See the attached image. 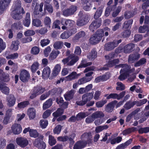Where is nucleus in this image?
Instances as JSON below:
<instances>
[{
	"label": "nucleus",
	"mask_w": 149,
	"mask_h": 149,
	"mask_svg": "<svg viewBox=\"0 0 149 149\" xmlns=\"http://www.w3.org/2000/svg\"><path fill=\"white\" fill-rule=\"evenodd\" d=\"M11 11V16L14 19H19L22 18V15L24 12L21 7L20 0H16L14 2Z\"/></svg>",
	"instance_id": "nucleus-1"
},
{
	"label": "nucleus",
	"mask_w": 149,
	"mask_h": 149,
	"mask_svg": "<svg viewBox=\"0 0 149 149\" xmlns=\"http://www.w3.org/2000/svg\"><path fill=\"white\" fill-rule=\"evenodd\" d=\"M110 29L106 27L104 29H99L96 33L93 35L90 39V42L92 44L95 45L99 43L101 40L102 37L104 36H107L109 35V32Z\"/></svg>",
	"instance_id": "nucleus-2"
},
{
	"label": "nucleus",
	"mask_w": 149,
	"mask_h": 149,
	"mask_svg": "<svg viewBox=\"0 0 149 149\" xmlns=\"http://www.w3.org/2000/svg\"><path fill=\"white\" fill-rule=\"evenodd\" d=\"M116 67L118 68H122L120 71L121 74L118 79L121 81L125 79L129 74V72L130 69V67L126 64H121L116 66Z\"/></svg>",
	"instance_id": "nucleus-3"
},
{
	"label": "nucleus",
	"mask_w": 149,
	"mask_h": 149,
	"mask_svg": "<svg viewBox=\"0 0 149 149\" xmlns=\"http://www.w3.org/2000/svg\"><path fill=\"white\" fill-rule=\"evenodd\" d=\"M79 59L78 56L72 54L70 55L68 58L63 59L62 61L64 65L72 66L77 62Z\"/></svg>",
	"instance_id": "nucleus-4"
},
{
	"label": "nucleus",
	"mask_w": 149,
	"mask_h": 149,
	"mask_svg": "<svg viewBox=\"0 0 149 149\" xmlns=\"http://www.w3.org/2000/svg\"><path fill=\"white\" fill-rule=\"evenodd\" d=\"M78 15L79 18L77 22V25L80 26H82L88 22V15L84 14L82 11L79 12Z\"/></svg>",
	"instance_id": "nucleus-5"
},
{
	"label": "nucleus",
	"mask_w": 149,
	"mask_h": 149,
	"mask_svg": "<svg viewBox=\"0 0 149 149\" xmlns=\"http://www.w3.org/2000/svg\"><path fill=\"white\" fill-rule=\"evenodd\" d=\"M16 142L18 145L22 148L25 147L29 144L28 140L26 138L22 137L17 138Z\"/></svg>",
	"instance_id": "nucleus-6"
},
{
	"label": "nucleus",
	"mask_w": 149,
	"mask_h": 149,
	"mask_svg": "<svg viewBox=\"0 0 149 149\" xmlns=\"http://www.w3.org/2000/svg\"><path fill=\"white\" fill-rule=\"evenodd\" d=\"M43 6V3L42 2L41 3L40 5L36 2H33L32 6L34 8L33 14L36 15L40 14V13L42 11Z\"/></svg>",
	"instance_id": "nucleus-7"
},
{
	"label": "nucleus",
	"mask_w": 149,
	"mask_h": 149,
	"mask_svg": "<svg viewBox=\"0 0 149 149\" xmlns=\"http://www.w3.org/2000/svg\"><path fill=\"white\" fill-rule=\"evenodd\" d=\"M121 42V40H114L112 42H110L104 45L105 49L107 50H110L116 47L118 44Z\"/></svg>",
	"instance_id": "nucleus-8"
},
{
	"label": "nucleus",
	"mask_w": 149,
	"mask_h": 149,
	"mask_svg": "<svg viewBox=\"0 0 149 149\" xmlns=\"http://www.w3.org/2000/svg\"><path fill=\"white\" fill-rule=\"evenodd\" d=\"M11 130L13 133L15 135L20 134L22 131V127L19 124L15 123L13 124L11 127Z\"/></svg>",
	"instance_id": "nucleus-9"
},
{
	"label": "nucleus",
	"mask_w": 149,
	"mask_h": 149,
	"mask_svg": "<svg viewBox=\"0 0 149 149\" xmlns=\"http://www.w3.org/2000/svg\"><path fill=\"white\" fill-rule=\"evenodd\" d=\"M33 145L39 149H45L46 147L45 143L40 138H37L35 139L33 143Z\"/></svg>",
	"instance_id": "nucleus-10"
},
{
	"label": "nucleus",
	"mask_w": 149,
	"mask_h": 149,
	"mask_svg": "<svg viewBox=\"0 0 149 149\" xmlns=\"http://www.w3.org/2000/svg\"><path fill=\"white\" fill-rule=\"evenodd\" d=\"M29 74L27 70H23L21 71L20 76V79L21 81L26 82L29 79Z\"/></svg>",
	"instance_id": "nucleus-11"
},
{
	"label": "nucleus",
	"mask_w": 149,
	"mask_h": 149,
	"mask_svg": "<svg viewBox=\"0 0 149 149\" xmlns=\"http://www.w3.org/2000/svg\"><path fill=\"white\" fill-rule=\"evenodd\" d=\"M101 21L98 20L93 22L89 26V29L92 32L99 28L101 25Z\"/></svg>",
	"instance_id": "nucleus-12"
},
{
	"label": "nucleus",
	"mask_w": 149,
	"mask_h": 149,
	"mask_svg": "<svg viewBox=\"0 0 149 149\" xmlns=\"http://www.w3.org/2000/svg\"><path fill=\"white\" fill-rule=\"evenodd\" d=\"M81 75L80 74H77L75 72H73L70 74L65 77L66 81H71L78 78Z\"/></svg>",
	"instance_id": "nucleus-13"
},
{
	"label": "nucleus",
	"mask_w": 149,
	"mask_h": 149,
	"mask_svg": "<svg viewBox=\"0 0 149 149\" xmlns=\"http://www.w3.org/2000/svg\"><path fill=\"white\" fill-rule=\"evenodd\" d=\"M11 0H1L0 2V9L1 11L5 10L10 3Z\"/></svg>",
	"instance_id": "nucleus-14"
},
{
	"label": "nucleus",
	"mask_w": 149,
	"mask_h": 149,
	"mask_svg": "<svg viewBox=\"0 0 149 149\" xmlns=\"http://www.w3.org/2000/svg\"><path fill=\"white\" fill-rule=\"evenodd\" d=\"M117 103V101L116 100H115L109 103L107 105L105 108V111L109 112H112L115 106Z\"/></svg>",
	"instance_id": "nucleus-15"
},
{
	"label": "nucleus",
	"mask_w": 149,
	"mask_h": 149,
	"mask_svg": "<svg viewBox=\"0 0 149 149\" xmlns=\"http://www.w3.org/2000/svg\"><path fill=\"white\" fill-rule=\"evenodd\" d=\"M27 114L30 119H33L36 117V110L33 108H29L27 111Z\"/></svg>",
	"instance_id": "nucleus-16"
},
{
	"label": "nucleus",
	"mask_w": 149,
	"mask_h": 149,
	"mask_svg": "<svg viewBox=\"0 0 149 149\" xmlns=\"http://www.w3.org/2000/svg\"><path fill=\"white\" fill-rule=\"evenodd\" d=\"M87 143L85 141H78L74 145L73 149H81L85 147Z\"/></svg>",
	"instance_id": "nucleus-17"
},
{
	"label": "nucleus",
	"mask_w": 149,
	"mask_h": 149,
	"mask_svg": "<svg viewBox=\"0 0 149 149\" xmlns=\"http://www.w3.org/2000/svg\"><path fill=\"white\" fill-rule=\"evenodd\" d=\"M61 22L63 25H65L67 27H70L72 26L74 24V22L70 19H62L61 20Z\"/></svg>",
	"instance_id": "nucleus-18"
},
{
	"label": "nucleus",
	"mask_w": 149,
	"mask_h": 149,
	"mask_svg": "<svg viewBox=\"0 0 149 149\" xmlns=\"http://www.w3.org/2000/svg\"><path fill=\"white\" fill-rule=\"evenodd\" d=\"M75 92L74 90H72L70 91L66 92L64 95L65 99L66 100H70L73 97Z\"/></svg>",
	"instance_id": "nucleus-19"
},
{
	"label": "nucleus",
	"mask_w": 149,
	"mask_h": 149,
	"mask_svg": "<svg viewBox=\"0 0 149 149\" xmlns=\"http://www.w3.org/2000/svg\"><path fill=\"white\" fill-rule=\"evenodd\" d=\"M7 100V105L9 107L13 106L15 103L16 99L13 95L8 97Z\"/></svg>",
	"instance_id": "nucleus-20"
},
{
	"label": "nucleus",
	"mask_w": 149,
	"mask_h": 149,
	"mask_svg": "<svg viewBox=\"0 0 149 149\" xmlns=\"http://www.w3.org/2000/svg\"><path fill=\"white\" fill-rule=\"evenodd\" d=\"M51 72L50 69L48 67H47L43 69L42 72V77L44 78L48 77Z\"/></svg>",
	"instance_id": "nucleus-21"
},
{
	"label": "nucleus",
	"mask_w": 149,
	"mask_h": 149,
	"mask_svg": "<svg viewBox=\"0 0 149 149\" xmlns=\"http://www.w3.org/2000/svg\"><path fill=\"white\" fill-rule=\"evenodd\" d=\"M135 45L133 43H130L125 46L124 47V52L125 53H130L134 47Z\"/></svg>",
	"instance_id": "nucleus-22"
},
{
	"label": "nucleus",
	"mask_w": 149,
	"mask_h": 149,
	"mask_svg": "<svg viewBox=\"0 0 149 149\" xmlns=\"http://www.w3.org/2000/svg\"><path fill=\"white\" fill-rule=\"evenodd\" d=\"M22 27V26L21 22L19 21L15 22L11 26L12 29L14 30L20 29Z\"/></svg>",
	"instance_id": "nucleus-23"
},
{
	"label": "nucleus",
	"mask_w": 149,
	"mask_h": 149,
	"mask_svg": "<svg viewBox=\"0 0 149 149\" xmlns=\"http://www.w3.org/2000/svg\"><path fill=\"white\" fill-rule=\"evenodd\" d=\"M73 32H71V33L68 32V31L67 32H63L61 34V38L63 39L68 38L72 34L76 33V30L74 29Z\"/></svg>",
	"instance_id": "nucleus-24"
},
{
	"label": "nucleus",
	"mask_w": 149,
	"mask_h": 149,
	"mask_svg": "<svg viewBox=\"0 0 149 149\" xmlns=\"http://www.w3.org/2000/svg\"><path fill=\"white\" fill-rule=\"evenodd\" d=\"M60 52L58 50L52 51L49 56V59L50 60H53L56 59Z\"/></svg>",
	"instance_id": "nucleus-25"
},
{
	"label": "nucleus",
	"mask_w": 149,
	"mask_h": 149,
	"mask_svg": "<svg viewBox=\"0 0 149 149\" xmlns=\"http://www.w3.org/2000/svg\"><path fill=\"white\" fill-rule=\"evenodd\" d=\"M31 23L30 15L28 13L26 15V17L25 20L23 21V23L24 26L29 27Z\"/></svg>",
	"instance_id": "nucleus-26"
},
{
	"label": "nucleus",
	"mask_w": 149,
	"mask_h": 149,
	"mask_svg": "<svg viewBox=\"0 0 149 149\" xmlns=\"http://www.w3.org/2000/svg\"><path fill=\"white\" fill-rule=\"evenodd\" d=\"M52 104V100L51 99L47 100L43 104L42 108L43 110H45L51 106Z\"/></svg>",
	"instance_id": "nucleus-27"
},
{
	"label": "nucleus",
	"mask_w": 149,
	"mask_h": 149,
	"mask_svg": "<svg viewBox=\"0 0 149 149\" xmlns=\"http://www.w3.org/2000/svg\"><path fill=\"white\" fill-rule=\"evenodd\" d=\"M61 69V65L59 64H57L54 68L53 75L54 76L57 75L59 73Z\"/></svg>",
	"instance_id": "nucleus-28"
},
{
	"label": "nucleus",
	"mask_w": 149,
	"mask_h": 149,
	"mask_svg": "<svg viewBox=\"0 0 149 149\" xmlns=\"http://www.w3.org/2000/svg\"><path fill=\"white\" fill-rule=\"evenodd\" d=\"M104 116V114L102 111H97L92 114V116L95 119L97 118L103 117Z\"/></svg>",
	"instance_id": "nucleus-29"
},
{
	"label": "nucleus",
	"mask_w": 149,
	"mask_h": 149,
	"mask_svg": "<svg viewBox=\"0 0 149 149\" xmlns=\"http://www.w3.org/2000/svg\"><path fill=\"white\" fill-rule=\"evenodd\" d=\"M136 101H129L125 104L124 107L125 109H129L132 107L135 104H136Z\"/></svg>",
	"instance_id": "nucleus-30"
},
{
	"label": "nucleus",
	"mask_w": 149,
	"mask_h": 149,
	"mask_svg": "<svg viewBox=\"0 0 149 149\" xmlns=\"http://www.w3.org/2000/svg\"><path fill=\"white\" fill-rule=\"evenodd\" d=\"M40 65V63L37 61L33 62L31 67V71L33 72H35L38 69Z\"/></svg>",
	"instance_id": "nucleus-31"
},
{
	"label": "nucleus",
	"mask_w": 149,
	"mask_h": 149,
	"mask_svg": "<svg viewBox=\"0 0 149 149\" xmlns=\"http://www.w3.org/2000/svg\"><path fill=\"white\" fill-rule=\"evenodd\" d=\"M140 57V55L138 54L130 55L129 57L128 61L130 63H132V61L138 59Z\"/></svg>",
	"instance_id": "nucleus-32"
},
{
	"label": "nucleus",
	"mask_w": 149,
	"mask_h": 149,
	"mask_svg": "<svg viewBox=\"0 0 149 149\" xmlns=\"http://www.w3.org/2000/svg\"><path fill=\"white\" fill-rule=\"evenodd\" d=\"M83 2V8L86 11H88L91 9L90 3L88 2V0H81Z\"/></svg>",
	"instance_id": "nucleus-33"
},
{
	"label": "nucleus",
	"mask_w": 149,
	"mask_h": 149,
	"mask_svg": "<svg viewBox=\"0 0 149 149\" xmlns=\"http://www.w3.org/2000/svg\"><path fill=\"white\" fill-rule=\"evenodd\" d=\"M45 91V89L44 88L38 86L34 88V92L37 95H38L43 93Z\"/></svg>",
	"instance_id": "nucleus-34"
},
{
	"label": "nucleus",
	"mask_w": 149,
	"mask_h": 149,
	"mask_svg": "<svg viewBox=\"0 0 149 149\" xmlns=\"http://www.w3.org/2000/svg\"><path fill=\"white\" fill-rule=\"evenodd\" d=\"M19 43L18 41H14L12 42L11 45V49L14 51L17 50L19 48Z\"/></svg>",
	"instance_id": "nucleus-35"
},
{
	"label": "nucleus",
	"mask_w": 149,
	"mask_h": 149,
	"mask_svg": "<svg viewBox=\"0 0 149 149\" xmlns=\"http://www.w3.org/2000/svg\"><path fill=\"white\" fill-rule=\"evenodd\" d=\"M82 97L84 98V100H85L86 102L91 100L93 97V93H90L83 95Z\"/></svg>",
	"instance_id": "nucleus-36"
},
{
	"label": "nucleus",
	"mask_w": 149,
	"mask_h": 149,
	"mask_svg": "<svg viewBox=\"0 0 149 149\" xmlns=\"http://www.w3.org/2000/svg\"><path fill=\"white\" fill-rule=\"evenodd\" d=\"M0 90L3 93L6 95L8 94L9 93V89L8 88L3 85H0Z\"/></svg>",
	"instance_id": "nucleus-37"
},
{
	"label": "nucleus",
	"mask_w": 149,
	"mask_h": 149,
	"mask_svg": "<svg viewBox=\"0 0 149 149\" xmlns=\"http://www.w3.org/2000/svg\"><path fill=\"white\" fill-rule=\"evenodd\" d=\"M97 54V53L95 51L92 50L88 55V58L91 60H93L96 57Z\"/></svg>",
	"instance_id": "nucleus-38"
},
{
	"label": "nucleus",
	"mask_w": 149,
	"mask_h": 149,
	"mask_svg": "<svg viewBox=\"0 0 149 149\" xmlns=\"http://www.w3.org/2000/svg\"><path fill=\"white\" fill-rule=\"evenodd\" d=\"M108 128L109 126L107 125L98 126L96 127L95 131L96 133H98L104 130L107 129Z\"/></svg>",
	"instance_id": "nucleus-39"
},
{
	"label": "nucleus",
	"mask_w": 149,
	"mask_h": 149,
	"mask_svg": "<svg viewBox=\"0 0 149 149\" xmlns=\"http://www.w3.org/2000/svg\"><path fill=\"white\" fill-rule=\"evenodd\" d=\"M90 114L87 112L85 113L82 112L78 113L77 115L76 118L77 120H80L81 119L84 118L86 116L89 115Z\"/></svg>",
	"instance_id": "nucleus-40"
},
{
	"label": "nucleus",
	"mask_w": 149,
	"mask_h": 149,
	"mask_svg": "<svg viewBox=\"0 0 149 149\" xmlns=\"http://www.w3.org/2000/svg\"><path fill=\"white\" fill-rule=\"evenodd\" d=\"M9 76L8 74H6L3 72L1 75H0V80L5 82H7L9 80Z\"/></svg>",
	"instance_id": "nucleus-41"
},
{
	"label": "nucleus",
	"mask_w": 149,
	"mask_h": 149,
	"mask_svg": "<svg viewBox=\"0 0 149 149\" xmlns=\"http://www.w3.org/2000/svg\"><path fill=\"white\" fill-rule=\"evenodd\" d=\"M148 27L147 26H141L139 28V31L141 33H144L146 31L148 30V32L145 36V37H146L148 36V34L149 32V29L148 30Z\"/></svg>",
	"instance_id": "nucleus-42"
},
{
	"label": "nucleus",
	"mask_w": 149,
	"mask_h": 149,
	"mask_svg": "<svg viewBox=\"0 0 149 149\" xmlns=\"http://www.w3.org/2000/svg\"><path fill=\"white\" fill-rule=\"evenodd\" d=\"M48 143L51 146L54 145L56 143V141L54 136L51 135L49 136Z\"/></svg>",
	"instance_id": "nucleus-43"
},
{
	"label": "nucleus",
	"mask_w": 149,
	"mask_h": 149,
	"mask_svg": "<svg viewBox=\"0 0 149 149\" xmlns=\"http://www.w3.org/2000/svg\"><path fill=\"white\" fill-rule=\"evenodd\" d=\"M63 45V42L61 41H56L54 42L53 45L54 48L56 49H61Z\"/></svg>",
	"instance_id": "nucleus-44"
},
{
	"label": "nucleus",
	"mask_w": 149,
	"mask_h": 149,
	"mask_svg": "<svg viewBox=\"0 0 149 149\" xmlns=\"http://www.w3.org/2000/svg\"><path fill=\"white\" fill-rule=\"evenodd\" d=\"M92 64L91 62L86 63V60H83L79 65L78 66V68H81L86 67Z\"/></svg>",
	"instance_id": "nucleus-45"
},
{
	"label": "nucleus",
	"mask_w": 149,
	"mask_h": 149,
	"mask_svg": "<svg viewBox=\"0 0 149 149\" xmlns=\"http://www.w3.org/2000/svg\"><path fill=\"white\" fill-rule=\"evenodd\" d=\"M29 104L28 102L25 101L19 103L17 105V107L19 109L26 107Z\"/></svg>",
	"instance_id": "nucleus-46"
},
{
	"label": "nucleus",
	"mask_w": 149,
	"mask_h": 149,
	"mask_svg": "<svg viewBox=\"0 0 149 149\" xmlns=\"http://www.w3.org/2000/svg\"><path fill=\"white\" fill-rule=\"evenodd\" d=\"M40 126L42 128H45L48 124V121L45 120H41L39 122Z\"/></svg>",
	"instance_id": "nucleus-47"
},
{
	"label": "nucleus",
	"mask_w": 149,
	"mask_h": 149,
	"mask_svg": "<svg viewBox=\"0 0 149 149\" xmlns=\"http://www.w3.org/2000/svg\"><path fill=\"white\" fill-rule=\"evenodd\" d=\"M32 25L37 27L41 26V21L38 19H34L32 21Z\"/></svg>",
	"instance_id": "nucleus-48"
},
{
	"label": "nucleus",
	"mask_w": 149,
	"mask_h": 149,
	"mask_svg": "<svg viewBox=\"0 0 149 149\" xmlns=\"http://www.w3.org/2000/svg\"><path fill=\"white\" fill-rule=\"evenodd\" d=\"M29 134L31 137L36 138L38 136V133L36 130L31 129L29 131Z\"/></svg>",
	"instance_id": "nucleus-49"
},
{
	"label": "nucleus",
	"mask_w": 149,
	"mask_h": 149,
	"mask_svg": "<svg viewBox=\"0 0 149 149\" xmlns=\"http://www.w3.org/2000/svg\"><path fill=\"white\" fill-rule=\"evenodd\" d=\"M85 35L86 34L85 32L81 31L77 33L74 38L76 39H78L79 38H83L84 37Z\"/></svg>",
	"instance_id": "nucleus-50"
},
{
	"label": "nucleus",
	"mask_w": 149,
	"mask_h": 149,
	"mask_svg": "<svg viewBox=\"0 0 149 149\" xmlns=\"http://www.w3.org/2000/svg\"><path fill=\"white\" fill-rule=\"evenodd\" d=\"M102 8H100L98 9L94 16V18L95 19H97L100 17L102 14Z\"/></svg>",
	"instance_id": "nucleus-51"
},
{
	"label": "nucleus",
	"mask_w": 149,
	"mask_h": 149,
	"mask_svg": "<svg viewBox=\"0 0 149 149\" xmlns=\"http://www.w3.org/2000/svg\"><path fill=\"white\" fill-rule=\"evenodd\" d=\"M6 145V140L4 138L0 137V148L1 149L4 148Z\"/></svg>",
	"instance_id": "nucleus-52"
},
{
	"label": "nucleus",
	"mask_w": 149,
	"mask_h": 149,
	"mask_svg": "<svg viewBox=\"0 0 149 149\" xmlns=\"http://www.w3.org/2000/svg\"><path fill=\"white\" fill-rule=\"evenodd\" d=\"M107 102V101L105 100H100L96 103V106L98 108H101Z\"/></svg>",
	"instance_id": "nucleus-53"
},
{
	"label": "nucleus",
	"mask_w": 149,
	"mask_h": 149,
	"mask_svg": "<svg viewBox=\"0 0 149 149\" xmlns=\"http://www.w3.org/2000/svg\"><path fill=\"white\" fill-rule=\"evenodd\" d=\"M122 6H119L117 8L114 10L112 13V16L113 17H116L118 13L122 9Z\"/></svg>",
	"instance_id": "nucleus-54"
},
{
	"label": "nucleus",
	"mask_w": 149,
	"mask_h": 149,
	"mask_svg": "<svg viewBox=\"0 0 149 149\" xmlns=\"http://www.w3.org/2000/svg\"><path fill=\"white\" fill-rule=\"evenodd\" d=\"M63 109H58L56 112L53 113V115L54 117H57L61 115L63 113Z\"/></svg>",
	"instance_id": "nucleus-55"
},
{
	"label": "nucleus",
	"mask_w": 149,
	"mask_h": 149,
	"mask_svg": "<svg viewBox=\"0 0 149 149\" xmlns=\"http://www.w3.org/2000/svg\"><path fill=\"white\" fill-rule=\"evenodd\" d=\"M116 84L117 86L116 87V89L117 90H122L125 89V86L121 82H118Z\"/></svg>",
	"instance_id": "nucleus-56"
},
{
	"label": "nucleus",
	"mask_w": 149,
	"mask_h": 149,
	"mask_svg": "<svg viewBox=\"0 0 149 149\" xmlns=\"http://www.w3.org/2000/svg\"><path fill=\"white\" fill-rule=\"evenodd\" d=\"M47 10L49 13H52L53 11L52 6L50 4H46L44 5V10Z\"/></svg>",
	"instance_id": "nucleus-57"
},
{
	"label": "nucleus",
	"mask_w": 149,
	"mask_h": 149,
	"mask_svg": "<svg viewBox=\"0 0 149 149\" xmlns=\"http://www.w3.org/2000/svg\"><path fill=\"white\" fill-rule=\"evenodd\" d=\"M6 44L3 40L0 38V53L6 47Z\"/></svg>",
	"instance_id": "nucleus-58"
},
{
	"label": "nucleus",
	"mask_w": 149,
	"mask_h": 149,
	"mask_svg": "<svg viewBox=\"0 0 149 149\" xmlns=\"http://www.w3.org/2000/svg\"><path fill=\"white\" fill-rule=\"evenodd\" d=\"M61 126L60 125L56 126L53 130L54 134H58L60 133L61 129Z\"/></svg>",
	"instance_id": "nucleus-59"
},
{
	"label": "nucleus",
	"mask_w": 149,
	"mask_h": 149,
	"mask_svg": "<svg viewBox=\"0 0 149 149\" xmlns=\"http://www.w3.org/2000/svg\"><path fill=\"white\" fill-rule=\"evenodd\" d=\"M40 52L39 48L37 46H35L32 48L31 49V53L34 55L38 54Z\"/></svg>",
	"instance_id": "nucleus-60"
},
{
	"label": "nucleus",
	"mask_w": 149,
	"mask_h": 149,
	"mask_svg": "<svg viewBox=\"0 0 149 149\" xmlns=\"http://www.w3.org/2000/svg\"><path fill=\"white\" fill-rule=\"evenodd\" d=\"M18 54L17 53H15L6 56V58L8 59H13L17 58L18 57Z\"/></svg>",
	"instance_id": "nucleus-61"
},
{
	"label": "nucleus",
	"mask_w": 149,
	"mask_h": 149,
	"mask_svg": "<svg viewBox=\"0 0 149 149\" xmlns=\"http://www.w3.org/2000/svg\"><path fill=\"white\" fill-rule=\"evenodd\" d=\"M50 41L49 39H45L41 40L40 43L41 45L43 47L48 45L50 42Z\"/></svg>",
	"instance_id": "nucleus-62"
},
{
	"label": "nucleus",
	"mask_w": 149,
	"mask_h": 149,
	"mask_svg": "<svg viewBox=\"0 0 149 149\" xmlns=\"http://www.w3.org/2000/svg\"><path fill=\"white\" fill-rule=\"evenodd\" d=\"M70 12L71 15H73L76 11L77 7L76 6L72 5L69 8Z\"/></svg>",
	"instance_id": "nucleus-63"
},
{
	"label": "nucleus",
	"mask_w": 149,
	"mask_h": 149,
	"mask_svg": "<svg viewBox=\"0 0 149 149\" xmlns=\"http://www.w3.org/2000/svg\"><path fill=\"white\" fill-rule=\"evenodd\" d=\"M51 51V48L49 46L47 47L44 50V54L45 57L48 56L49 53Z\"/></svg>",
	"instance_id": "nucleus-64"
}]
</instances>
